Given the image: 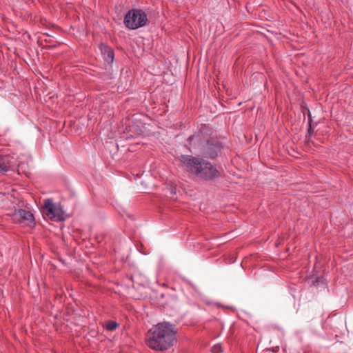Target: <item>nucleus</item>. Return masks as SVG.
<instances>
[{
  "label": "nucleus",
  "mask_w": 353,
  "mask_h": 353,
  "mask_svg": "<svg viewBox=\"0 0 353 353\" xmlns=\"http://www.w3.org/2000/svg\"><path fill=\"white\" fill-rule=\"evenodd\" d=\"M216 174V170L213 168L212 164L203 160L202 166L197 176L203 179H211L215 177Z\"/></svg>",
  "instance_id": "nucleus-7"
},
{
  "label": "nucleus",
  "mask_w": 353,
  "mask_h": 353,
  "mask_svg": "<svg viewBox=\"0 0 353 353\" xmlns=\"http://www.w3.org/2000/svg\"><path fill=\"white\" fill-rule=\"evenodd\" d=\"M43 209L46 214L51 219L61 220L63 216V211L60 205L54 203L52 199H48L43 201Z\"/></svg>",
  "instance_id": "nucleus-4"
},
{
  "label": "nucleus",
  "mask_w": 353,
  "mask_h": 353,
  "mask_svg": "<svg viewBox=\"0 0 353 353\" xmlns=\"http://www.w3.org/2000/svg\"><path fill=\"white\" fill-rule=\"evenodd\" d=\"M221 151V144L218 139L210 138L202 149V154L207 158L214 159Z\"/></svg>",
  "instance_id": "nucleus-6"
},
{
  "label": "nucleus",
  "mask_w": 353,
  "mask_h": 353,
  "mask_svg": "<svg viewBox=\"0 0 353 353\" xmlns=\"http://www.w3.org/2000/svg\"><path fill=\"white\" fill-rule=\"evenodd\" d=\"M12 219L14 223H19L25 226H32L34 225V219L33 214L23 209H19L15 211L12 216Z\"/></svg>",
  "instance_id": "nucleus-5"
},
{
  "label": "nucleus",
  "mask_w": 353,
  "mask_h": 353,
  "mask_svg": "<svg viewBox=\"0 0 353 353\" xmlns=\"http://www.w3.org/2000/svg\"><path fill=\"white\" fill-rule=\"evenodd\" d=\"M9 165L4 157H0V173H4L8 170Z\"/></svg>",
  "instance_id": "nucleus-9"
},
{
  "label": "nucleus",
  "mask_w": 353,
  "mask_h": 353,
  "mask_svg": "<svg viewBox=\"0 0 353 353\" xmlns=\"http://www.w3.org/2000/svg\"><path fill=\"white\" fill-rule=\"evenodd\" d=\"M177 330L174 324L161 322L150 328L146 335L148 346L156 351H165L176 341Z\"/></svg>",
  "instance_id": "nucleus-1"
},
{
  "label": "nucleus",
  "mask_w": 353,
  "mask_h": 353,
  "mask_svg": "<svg viewBox=\"0 0 353 353\" xmlns=\"http://www.w3.org/2000/svg\"><path fill=\"white\" fill-rule=\"evenodd\" d=\"M221 347L220 346H214L213 348H212V352L214 353H219V351L220 350Z\"/></svg>",
  "instance_id": "nucleus-11"
},
{
  "label": "nucleus",
  "mask_w": 353,
  "mask_h": 353,
  "mask_svg": "<svg viewBox=\"0 0 353 353\" xmlns=\"http://www.w3.org/2000/svg\"><path fill=\"white\" fill-rule=\"evenodd\" d=\"M103 53H104L105 61L108 63H112L114 61L113 51L108 47H104V52Z\"/></svg>",
  "instance_id": "nucleus-8"
},
{
  "label": "nucleus",
  "mask_w": 353,
  "mask_h": 353,
  "mask_svg": "<svg viewBox=\"0 0 353 353\" xmlns=\"http://www.w3.org/2000/svg\"><path fill=\"white\" fill-rule=\"evenodd\" d=\"M148 17L145 12L140 9L129 10L124 18V24L130 30H136L146 25Z\"/></svg>",
  "instance_id": "nucleus-2"
},
{
  "label": "nucleus",
  "mask_w": 353,
  "mask_h": 353,
  "mask_svg": "<svg viewBox=\"0 0 353 353\" xmlns=\"http://www.w3.org/2000/svg\"><path fill=\"white\" fill-rule=\"evenodd\" d=\"M117 326H118L117 323H116L115 321H108L105 324V328L110 331H112V330H115L117 327Z\"/></svg>",
  "instance_id": "nucleus-10"
},
{
  "label": "nucleus",
  "mask_w": 353,
  "mask_h": 353,
  "mask_svg": "<svg viewBox=\"0 0 353 353\" xmlns=\"http://www.w3.org/2000/svg\"><path fill=\"white\" fill-rule=\"evenodd\" d=\"M180 161L187 171L194 174L198 175V173H199V170L202 166L203 159H201L190 155H181L180 157Z\"/></svg>",
  "instance_id": "nucleus-3"
}]
</instances>
